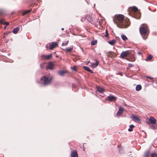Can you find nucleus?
I'll use <instances>...</instances> for the list:
<instances>
[{"mask_svg": "<svg viewBox=\"0 0 157 157\" xmlns=\"http://www.w3.org/2000/svg\"><path fill=\"white\" fill-rule=\"evenodd\" d=\"M136 18L138 19V18H140V17H136Z\"/></svg>", "mask_w": 157, "mask_h": 157, "instance_id": "obj_44", "label": "nucleus"}, {"mask_svg": "<svg viewBox=\"0 0 157 157\" xmlns=\"http://www.w3.org/2000/svg\"><path fill=\"white\" fill-rule=\"evenodd\" d=\"M116 98V97L112 95H110L108 97V99L110 101H112L115 100Z\"/></svg>", "mask_w": 157, "mask_h": 157, "instance_id": "obj_14", "label": "nucleus"}, {"mask_svg": "<svg viewBox=\"0 0 157 157\" xmlns=\"http://www.w3.org/2000/svg\"><path fill=\"white\" fill-rule=\"evenodd\" d=\"M19 29L20 28L19 27H17L13 29V32L15 34H17L19 31Z\"/></svg>", "mask_w": 157, "mask_h": 157, "instance_id": "obj_17", "label": "nucleus"}, {"mask_svg": "<svg viewBox=\"0 0 157 157\" xmlns=\"http://www.w3.org/2000/svg\"><path fill=\"white\" fill-rule=\"evenodd\" d=\"M124 111V109L122 107H120L119 108L118 111H117L116 115L117 117L120 116H121L122 113Z\"/></svg>", "mask_w": 157, "mask_h": 157, "instance_id": "obj_10", "label": "nucleus"}, {"mask_svg": "<svg viewBox=\"0 0 157 157\" xmlns=\"http://www.w3.org/2000/svg\"><path fill=\"white\" fill-rule=\"evenodd\" d=\"M131 118L133 119V120L135 122H138L141 121L139 117L133 114H132Z\"/></svg>", "mask_w": 157, "mask_h": 157, "instance_id": "obj_11", "label": "nucleus"}, {"mask_svg": "<svg viewBox=\"0 0 157 157\" xmlns=\"http://www.w3.org/2000/svg\"><path fill=\"white\" fill-rule=\"evenodd\" d=\"M56 57H58V56H56Z\"/></svg>", "mask_w": 157, "mask_h": 157, "instance_id": "obj_48", "label": "nucleus"}, {"mask_svg": "<svg viewBox=\"0 0 157 157\" xmlns=\"http://www.w3.org/2000/svg\"><path fill=\"white\" fill-rule=\"evenodd\" d=\"M116 40L113 39L112 40L109 41L108 42V43L112 45H113L116 43Z\"/></svg>", "mask_w": 157, "mask_h": 157, "instance_id": "obj_18", "label": "nucleus"}, {"mask_svg": "<svg viewBox=\"0 0 157 157\" xmlns=\"http://www.w3.org/2000/svg\"><path fill=\"white\" fill-rule=\"evenodd\" d=\"M97 90L100 93H102L104 91V89L102 88L98 87L97 88Z\"/></svg>", "mask_w": 157, "mask_h": 157, "instance_id": "obj_19", "label": "nucleus"}, {"mask_svg": "<svg viewBox=\"0 0 157 157\" xmlns=\"http://www.w3.org/2000/svg\"><path fill=\"white\" fill-rule=\"evenodd\" d=\"M52 56V54H50L49 55H42L41 56V57L43 59L46 60H48L50 59Z\"/></svg>", "mask_w": 157, "mask_h": 157, "instance_id": "obj_6", "label": "nucleus"}, {"mask_svg": "<svg viewBox=\"0 0 157 157\" xmlns=\"http://www.w3.org/2000/svg\"><path fill=\"white\" fill-rule=\"evenodd\" d=\"M137 54L139 55H141V53L140 52H137Z\"/></svg>", "mask_w": 157, "mask_h": 157, "instance_id": "obj_40", "label": "nucleus"}, {"mask_svg": "<svg viewBox=\"0 0 157 157\" xmlns=\"http://www.w3.org/2000/svg\"><path fill=\"white\" fill-rule=\"evenodd\" d=\"M140 32L143 39L145 40L146 37H144L143 36L147 35V33L148 27L146 25H141L140 28Z\"/></svg>", "mask_w": 157, "mask_h": 157, "instance_id": "obj_3", "label": "nucleus"}, {"mask_svg": "<svg viewBox=\"0 0 157 157\" xmlns=\"http://www.w3.org/2000/svg\"><path fill=\"white\" fill-rule=\"evenodd\" d=\"M142 89V87L140 85H137L136 87V90L137 91H140Z\"/></svg>", "mask_w": 157, "mask_h": 157, "instance_id": "obj_22", "label": "nucleus"}, {"mask_svg": "<svg viewBox=\"0 0 157 157\" xmlns=\"http://www.w3.org/2000/svg\"><path fill=\"white\" fill-rule=\"evenodd\" d=\"M52 80V77L48 78L47 77L44 76L41 78L40 82L44 85H47L51 83Z\"/></svg>", "mask_w": 157, "mask_h": 157, "instance_id": "obj_2", "label": "nucleus"}, {"mask_svg": "<svg viewBox=\"0 0 157 157\" xmlns=\"http://www.w3.org/2000/svg\"><path fill=\"white\" fill-rule=\"evenodd\" d=\"M61 30H64V28H62L61 29Z\"/></svg>", "mask_w": 157, "mask_h": 157, "instance_id": "obj_43", "label": "nucleus"}, {"mask_svg": "<svg viewBox=\"0 0 157 157\" xmlns=\"http://www.w3.org/2000/svg\"><path fill=\"white\" fill-rule=\"evenodd\" d=\"M147 78H149L150 79H151V80H153V78L151 77H149V76H147Z\"/></svg>", "mask_w": 157, "mask_h": 157, "instance_id": "obj_36", "label": "nucleus"}, {"mask_svg": "<svg viewBox=\"0 0 157 157\" xmlns=\"http://www.w3.org/2000/svg\"><path fill=\"white\" fill-rule=\"evenodd\" d=\"M97 41L96 40L92 41L91 43V45H94L97 44Z\"/></svg>", "mask_w": 157, "mask_h": 157, "instance_id": "obj_27", "label": "nucleus"}, {"mask_svg": "<svg viewBox=\"0 0 157 157\" xmlns=\"http://www.w3.org/2000/svg\"><path fill=\"white\" fill-rule=\"evenodd\" d=\"M132 10L134 12H136L138 10V9L136 7L133 6L132 8Z\"/></svg>", "mask_w": 157, "mask_h": 157, "instance_id": "obj_28", "label": "nucleus"}, {"mask_svg": "<svg viewBox=\"0 0 157 157\" xmlns=\"http://www.w3.org/2000/svg\"><path fill=\"white\" fill-rule=\"evenodd\" d=\"M83 68L85 70L87 71H89L91 73H94V72L92 70L90 69L89 67L87 66H83Z\"/></svg>", "mask_w": 157, "mask_h": 157, "instance_id": "obj_16", "label": "nucleus"}, {"mask_svg": "<svg viewBox=\"0 0 157 157\" xmlns=\"http://www.w3.org/2000/svg\"><path fill=\"white\" fill-rule=\"evenodd\" d=\"M71 69L73 71H76V68L75 66H74L72 67Z\"/></svg>", "mask_w": 157, "mask_h": 157, "instance_id": "obj_32", "label": "nucleus"}, {"mask_svg": "<svg viewBox=\"0 0 157 157\" xmlns=\"http://www.w3.org/2000/svg\"><path fill=\"white\" fill-rule=\"evenodd\" d=\"M71 157H78L77 151L76 150H73L71 151Z\"/></svg>", "mask_w": 157, "mask_h": 157, "instance_id": "obj_8", "label": "nucleus"}, {"mask_svg": "<svg viewBox=\"0 0 157 157\" xmlns=\"http://www.w3.org/2000/svg\"><path fill=\"white\" fill-rule=\"evenodd\" d=\"M73 46H72L70 48H66L65 50V52H71L72 51V50H73Z\"/></svg>", "mask_w": 157, "mask_h": 157, "instance_id": "obj_23", "label": "nucleus"}, {"mask_svg": "<svg viewBox=\"0 0 157 157\" xmlns=\"http://www.w3.org/2000/svg\"><path fill=\"white\" fill-rule=\"evenodd\" d=\"M0 23L1 24H3L4 23L3 20L2 19H0Z\"/></svg>", "mask_w": 157, "mask_h": 157, "instance_id": "obj_35", "label": "nucleus"}, {"mask_svg": "<svg viewBox=\"0 0 157 157\" xmlns=\"http://www.w3.org/2000/svg\"><path fill=\"white\" fill-rule=\"evenodd\" d=\"M149 121V123H151L152 124H156V120L153 117H150Z\"/></svg>", "mask_w": 157, "mask_h": 157, "instance_id": "obj_9", "label": "nucleus"}, {"mask_svg": "<svg viewBox=\"0 0 157 157\" xmlns=\"http://www.w3.org/2000/svg\"><path fill=\"white\" fill-rule=\"evenodd\" d=\"M129 66L130 67H132V65L131 63H129Z\"/></svg>", "mask_w": 157, "mask_h": 157, "instance_id": "obj_39", "label": "nucleus"}, {"mask_svg": "<svg viewBox=\"0 0 157 157\" xmlns=\"http://www.w3.org/2000/svg\"><path fill=\"white\" fill-rule=\"evenodd\" d=\"M95 63H93L92 64V67L94 68L96 67L98 65L99 62L97 59H95Z\"/></svg>", "mask_w": 157, "mask_h": 157, "instance_id": "obj_15", "label": "nucleus"}, {"mask_svg": "<svg viewBox=\"0 0 157 157\" xmlns=\"http://www.w3.org/2000/svg\"><path fill=\"white\" fill-rule=\"evenodd\" d=\"M119 151L120 153L121 154H123L124 153L123 150L121 149H119Z\"/></svg>", "mask_w": 157, "mask_h": 157, "instance_id": "obj_33", "label": "nucleus"}, {"mask_svg": "<svg viewBox=\"0 0 157 157\" xmlns=\"http://www.w3.org/2000/svg\"><path fill=\"white\" fill-rule=\"evenodd\" d=\"M48 68L49 70H52L54 69V66L52 62H50L48 64Z\"/></svg>", "mask_w": 157, "mask_h": 157, "instance_id": "obj_13", "label": "nucleus"}, {"mask_svg": "<svg viewBox=\"0 0 157 157\" xmlns=\"http://www.w3.org/2000/svg\"><path fill=\"white\" fill-rule=\"evenodd\" d=\"M31 10H26V11H25V12H24L23 13L22 15H25L26 14L30 12H31Z\"/></svg>", "mask_w": 157, "mask_h": 157, "instance_id": "obj_25", "label": "nucleus"}, {"mask_svg": "<svg viewBox=\"0 0 157 157\" xmlns=\"http://www.w3.org/2000/svg\"><path fill=\"white\" fill-rule=\"evenodd\" d=\"M149 151H147L145 153V156L146 157L148 156L149 155Z\"/></svg>", "mask_w": 157, "mask_h": 157, "instance_id": "obj_31", "label": "nucleus"}, {"mask_svg": "<svg viewBox=\"0 0 157 157\" xmlns=\"http://www.w3.org/2000/svg\"><path fill=\"white\" fill-rule=\"evenodd\" d=\"M108 33V31L106 30L105 31V33Z\"/></svg>", "mask_w": 157, "mask_h": 157, "instance_id": "obj_41", "label": "nucleus"}, {"mask_svg": "<svg viewBox=\"0 0 157 157\" xmlns=\"http://www.w3.org/2000/svg\"><path fill=\"white\" fill-rule=\"evenodd\" d=\"M5 37V36H4V38Z\"/></svg>", "mask_w": 157, "mask_h": 157, "instance_id": "obj_49", "label": "nucleus"}, {"mask_svg": "<svg viewBox=\"0 0 157 157\" xmlns=\"http://www.w3.org/2000/svg\"><path fill=\"white\" fill-rule=\"evenodd\" d=\"M152 58V56L150 54L147 56V57L145 59V60L146 61H150L151 59Z\"/></svg>", "mask_w": 157, "mask_h": 157, "instance_id": "obj_21", "label": "nucleus"}, {"mask_svg": "<svg viewBox=\"0 0 157 157\" xmlns=\"http://www.w3.org/2000/svg\"><path fill=\"white\" fill-rule=\"evenodd\" d=\"M78 35L79 36H83V35H81V34H80V35Z\"/></svg>", "mask_w": 157, "mask_h": 157, "instance_id": "obj_42", "label": "nucleus"}, {"mask_svg": "<svg viewBox=\"0 0 157 157\" xmlns=\"http://www.w3.org/2000/svg\"><path fill=\"white\" fill-rule=\"evenodd\" d=\"M4 13L3 11L2 10H0V14L1 15L2 14Z\"/></svg>", "mask_w": 157, "mask_h": 157, "instance_id": "obj_34", "label": "nucleus"}, {"mask_svg": "<svg viewBox=\"0 0 157 157\" xmlns=\"http://www.w3.org/2000/svg\"><path fill=\"white\" fill-rule=\"evenodd\" d=\"M86 19L87 21L91 24H94L95 22L94 17H92V16L89 15L86 16Z\"/></svg>", "mask_w": 157, "mask_h": 157, "instance_id": "obj_5", "label": "nucleus"}, {"mask_svg": "<svg viewBox=\"0 0 157 157\" xmlns=\"http://www.w3.org/2000/svg\"><path fill=\"white\" fill-rule=\"evenodd\" d=\"M94 6H95V4H94Z\"/></svg>", "mask_w": 157, "mask_h": 157, "instance_id": "obj_47", "label": "nucleus"}, {"mask_svg": "<svg viewBox=\"0 0 157 157\" xmlns=\"http://www.w3.org/2000/svg\"><path fill=\"white\" fill-rule=\"evenodd\" d=\"M121 37L122 40H123L124 41H125L126 40H127V38L126 36L125 35H121Z\"/></svg>", "mask_w": 157, "mask_h": 157, "instance_id": "obj_26", "label": "nucleus"}, {"mask_svg": "<svg viewBox=\"0 0 157 157\" xmlns=\"http://www.w3.org/2000/svg\"><path fill=\"white\" fill-rule=\"evenodd\" d=\"M151 157H157V154L155 153H152L151 154Z\"/></svg>", "mask_w": 157, "mask_h": 157, "instance_id": "obj_29", "label": "nucleus"}, {"mask_svg": "<svg viewBox=\"0 0 157 157\" xmlns=\"http://www.w3.org/2000/svg\"><path fill=\"white\" fill-rule=\"evenodd\" d=\"M147 123L150 126L151 128L153 129H155L157 128V126L156 124H153L152 125H150L149 122H147Z\"/></svg>", "mask_w": 157, "mask_h": 157, "instance_id": "obj_20", "label": "nucleus"}, {"mask_svg": "<svg viewBox=\"0 0 157 157\" xmlns=\"http://www.w3.org/2000/svg\"><path fill=\"white\" fill-rule=\"evenodd\" d=\"M58 73L61 76H63L65 73L67 72V71H64L63 70H60L58 71Z\"/></svg>", "mask_w": 157, "mask_h": 157, "instance_id": "obj_12", "label": "nucleus"}, {"mask_svg": "<svg viewBox=\"0 0 157 157\" xmlns=\"http://www.w3.org/2000/svg\"><path fill=\"white\" fill-rule=\"evenodd\" d=\"M157 84V81L156 82Z\"/></svg>", "mask_w": 157, "mask_h": 157, "instance_id": "obj_50", "label": "nucleus"}, {"mask_svg": "<svg viewBox=\"0 0 157 157\" xmlns=\"http://www.w3.org/2000/svg\"><path fill=\"white\" fill-rule=\"evenodd\" d=\"M134 127L133 124L129 126V128L128 129V131L131 132L132 131V128Z\"/></svg>", "mask_w": 157, "mask_h": 157, "instance_id": "obj_24", "label": "nucleus"}, {"mask_svg": "<svg viewBox=\"0 0 157 157\" xmlns=\"http://www.w3.org/2000/svg\"><path fill=\"white\" fill-rule=\"evenodd\" d=\"M117 18L120 23V25H118L116 22L113 19L114 23L116 24L117 27L119 28H126L130 25L129 20L128 19H124L123 16L118 14L117 16Z\"/></svg>", "mask_w": 157, "mask_h": 157, "instance_id": "obj_1", "label": "nucleus"}, {"mask_svg": "<svg viewBox=\"0 0 157 157\" xmlns=\"http://www.w3.org/2000/svg\"><path fill=\"white\" fill-rule=\"evenodd\" d=\"M6 28V26L4 27V29H5Z\"/></svg>", "mask_w": 157, "mask_h": 157, "instance_id": "obj_45", "label": "nucleus"}, {"mask_svg": "<svg viewBox=\"0 0 157 157\" xmlns=\"http://www.w3.org/2000/svg\"><path fill=\"white\" fill-rule=\"evenodd\" d=\"M4 24L6 25H9V23L8 22H5L4 23Z\"/></svg>", "mask_w": 157, "mask_h": 157, "instance_id": "obj_37", "label": "nucleus"}, {"mask_svg": "<svg viewBox=\"0 0 157 157\" xmlns=\"http://www.w3.org/2000/svg\"><path fill=\"white\" fill-rule=\"evenodd\" d=\"M41 66H42V65H41V64H40V66L41 67Z\"/></svg>", "mask_w": 157, "mask_h": 157, "instance_id": "obj_46", "label": "nucleus"}, {"mask_svg": "<svg viewBox=\"0 0 157 157\" xmlns=\"http://www.w3.org/2000/svg\"><path fill=\"white\" fill-rule=\"evenodd\" d=\"M108 33H105V36L107 38H108Z\"/></svg>", "mask_w": 157, "mask_h": 157, "instance_id": "obj_38", "label": "nucleus"}, {"mask_svg": "<svg viewBox=\"0 0 157 157\" xmlns=\"http://www.w3.org/2000/svg\"><path fill=\"white\" fill-rule=\"evenodd\" d=\"M129 157H133L132 156H130Z\"/></svg>", "mask_w": 157, "mask_h": 157, "instance_id": "obj_51", "label": "nucleus"}, {"mask_svg": "<svg viewBox=\"0 0 157 157\" xmlns=\"http://www.w3.org/2000/svg\"><path fill=\"white\" fill-rule=\"evenodd\" d=\"M58 45V43L57 42H52L47 44L46 46V48L47 49H48V47H49V49L52 50Z\"/></svg>", "mask_w": 157, "mask_h": 157, "instance_id": "obj_4", "label": "nucleus"}, {"mask_svg": "<svg viewBox=\"0 0 157 157\" xmlns=\"http://www.w3.org/2000/svg\"><path fill=\"white\" fill-rule=\"evenodd\" d=\"M129 52L128 51H123L120 55V57L122 58H123L125 57H127L129 54Z\"/></svg>", "mask_w": 157, "mask_h": 157, "instance_id": "obj_7", "label": "nucleus"}, {"mask_svg": "<svg viewBox=\"0 0 157 157\" xmlns=\"http://www.w3.org/2000/svg\"><path fill=\"white\" fill-rule=\"evenodd\" d=\"M68 40H67L65 43H63L62 44V46H64L67 45L68 44Z\"/></svg>", "mask_w": 157, "mask_h": 157, "instance_id": "obj_30", "label": "nucleus"}]
</instances>
